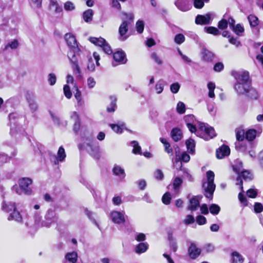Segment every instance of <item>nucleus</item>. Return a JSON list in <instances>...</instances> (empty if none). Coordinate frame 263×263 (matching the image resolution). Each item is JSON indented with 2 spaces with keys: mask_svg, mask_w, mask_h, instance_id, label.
Returning <instances> with one entry per match:
<instances>
[{
  "mask_svg": "<svg viewBox=\"0 0 263 263\" xmlns=\"http://www.w3.org/2000/svg\"><path fill=\"white\" fill-rule=\"evenodd\" d=\"M10 158L11 157H9L7 154L0 152V165L9 161Z\"/></svg>",
  "mask_w": 263,
  "mask_h": 263,
  "instance_id": "nucleus-47",
  "label": "nucleus"
},
{
  "mask_svg": "<svg viewBox=\"0 0 263 263\" xmlns=\"http://www.w3.org/2000/svg\"><path fill=\"white\" fill-rule=\"evenodd\" d=\"M26 99L28 104L30 111L34 112L37 109V105L35 102V97L31 94L28 93L26 96Z\"/></svg>",
  "mask_w": 263,
  "mask_h": 263,
  "instance_id": "nucleus-16",
  "label": "nucleus"
},
{
  "mask_svg": "<svg viewBox=\"0 0 263 263\" xmlns=\"http://www.w3.org/2000/svg\"><path fill=\"white\" fill-rule=\"evenodd\" d=\"M171 200V196L169 192L165 193L162 198V201L165 204H169Z\"/></svg>",
  "mask_w": 263,
  "mask_h": 263,
  "instance_id": "nucleus-50",
  "label": "nucleus"
},
{
  "mask_svg": "<svg viewBox=\"0 0 263 263\" xmlns=\"http://www.w3.org/2000/svg\"><path fill=\"white\" fill-rule=\"evenodd\" d=\"M180 170L182 171L184 174H183V177L185 179H186L189 181H193V178L191 174H190L187 170L185 168H182V163H180Z\"/></svg>",
  "mask_w": 263,
  "mask_h": 263,
  "instance_id": "nucleus-52",
  "label": "nucleus"
},
{
  "mask_svg": "<svg viewBox=\"0 0 263 263\" xmlns=\"http://www.w3.org/2000/svg\"><path fill=\"white\" fill-rule=\"evenodd\" d=\"M131 145L133 147V153L134 154L141 155V148L137 141H132Z\"/></svg>",
  "mask_w": 263,
  "mask_h": 263,
  "instance_id": "nucleus-37",
  "label": "nucleus"
},
{
  "mask_svg": "<svg viewBox=\"0 0 263 263\" xmlns=\"http://www.w3.org/2000/svg\"><path fill=\"white\" fill-rule=\"evenodd\" d=\"M204 2L202 0H194V6L197 9H201L204 6Z\"/></svg>",
  "mask_w": 263,
  "mask_h": 263,
  "instance_id": "nucleus-61",
  "label": "nucleus"
},
{
  "mask_svg": "<svg viewBox=\"0 0 263 263\" xmlns=\"http://www.w3.org/2000/svg\"><path fill=\"white\" fill-rule=\"evenodd\" d=\"M208 88L209 89L208 96L211 98H214V89L215 88V84L214 83L210 82L208 84Z\"/></svg>",
  "mask_w": 263,
  "mask_h": 263,
  "instance_id": "nucleus-42",
  "label": "nucleus"
},
{
  "mask_svg": "<svg viewBox=\"0 0 263 263\" xmlns=\"http://www.w3.org/2000/svg\"><path fill=\"white\" fill-rule=\"evenodd\" d=\"M176 110L178 113L183 114L185 111V105L182 102L179 101L176 106Z\"/></svg>",
  "mask_w": 263,
  "mask_h": 263,
  "instance_id": "nucleus-45",
  "label": "nucleus"
},
{
  "mask_svg": "<svg viewBox=\"0 0 263 263\" xmlns=\"http://www.w3.org/2000/svg\"><path fill=\"white\" fill-rule=\"evenodd\" d=\"M32 183V180L29 178H23L19 180V186L21 192L26 195H30L32 192L31 189L29 187Z\"/></svg>",
  "mask_w": 263,
  "mask_h": 263,
  "instance_id": "nucleus-9",
  "label": "nucleus"
},
{
  "mask_svg": "<svg viewBox=\"0 0 263 263\" xmlns=\"http://www.w3.org/2000/svg\"><path fill=\"white\" fill-rule=\"evenodd\" d=\"M50 1L49 7L50 9H54L56 13H60L62 11V8L57 3V0H49Z\"/></svg>",
  "mask_w": 263,
  "mask_h": 263,
  "instance_id": "nucleus-29",
  "label": "nucleus"
},
{
  "mask_svg": "<svg viewBox=\"0 0 263 263\" xmlns=\"http://www.w3.org/2000/svg\"><path fill=\"white\" fill-rule=\"evenodd\" d=\"M9 119L10 122V134L12 136H14L16 133H18V128L17 125H15V119L16 116L15 114H10L9 115Z\"/></svg>",
  "mask_w": 263,
  "mask_h": 263,
  "instance_id": "nucleus-18",
  "label": "nucleus"
},
{
  "mask_svg": "<svg viewBox=\"0 0 263 263\" xmlns=\"http://www.w3.org/2000/svg\"><path fill=\"white\" fill-rule=\"evenodd\" d=\"M144 26V22L142 21L139 20L137 22L136 24V28L138 33H142L143 32Z\"/></svg>",
  "mask_w": 263,
  "mask_h": 263,
  "instance_id": "nucleus-48",
  "label": "nucleus"
},
{
  "mask_svg": "<svg viewBox=\"0 0 263 263\" xmlns=\"http://www.w3.org/2000/svg\"><path fill=\"white\" fill-rule=\"evenodd\" d=\"M197 136H199L205 140H209L215 136L214 129L210 126L208 124L203 123H200L199 124V128L197 132Z\"/></svg>",
  "mask_w": 263,
  "mask_h": 263,
  "instance_id": "nucleus-3",
  "label": "nucleus"
},
{
  "mask_svg": "<svg viewBox=\"0 0 263 263\" xmlns=\"http://www.w3.org/2000/svg\"><path fill=\"white\" fill-rule=\"evenodd\" d=\"M235 148L239 152L246 153L248 149L253 148V144L250 142L245 143L237 142L235 143Z\"/></svg>",
  "mask_w": 263,
  "mask_h": 263,
  "instance_id": "nucleus-15",
  "label": "nucleus"
},
{
  "mask_svg": "<svg viewBox=\"0 0 263 263\" xmlns=\"http://www.w3.org/2000/svg\"><path fill=\"white\" fill-rule=\"evenodd\" d=\"M89 40L91 43L101 47H102L106 42V41L102 37L97 38L91 37Z\"/></svg>",
  "mask_w": 263,
  "mask_h": 263,
  "instance_id": "nucleus-28",
  "label": "nucleus"
},
{
  "mask_svg": "<svg viewBox=\"0 0 263 263\" xmlns=\"http://www.w3.org/2000/svg\"><path fill=\"white\" fill-rule=\"evenodd\" d=\"M232 29L238 35H240L241 33L244 32V28L240 24H238L236 26H233Z\"/></svg>",
  "mask_w": 263,
  "mask_h": 263,
  "instance_id": "nucleus-46",
  "label": "nucleus"
},
{
  "mask_svg": "<svg viewBox=\"0 0 263 263\" xmlns=\"http://www.w3.org/2000/svg\"><path fill=\"white\" fill-rule=\"evenodd\" d=\"M68 57L72 63V69L73 73L77 77L80 78L81 71L78 63L79 59L80 57V54H73L72 55H71L70 54L68 56Z\"/></svg>",
  "mask_w": 263,
  "mask_h": 263,
  "instance_id": "nucleus-8",
  "label": "nucleus"
},
{
  "mask_svg": "<svg viewBox=\"0 0 263 263\" xmlns=\"http://www.w3.org/2000/svg\"><path fill=\"white\" fill-rule=\"evenodd\" d=\"M87 85L89 88H92L96 85V81L92 77H89L87 80Z\"/></svg>",
  "mask_w": 263,
  "mask_h": 263,
  "instance_id": "nucleus-64",
  "label": "nucleus"
},
{
  "mask_svg": "<svg viewBox=\"0 0 263 263\" xmlns=\"http://www.w3.org/2000/svg\"><path fill=\"white\" fill-rule=\"evenodd\" d=\"M200 201L198 196H194L190 199V204L188 209L191 211H195L199 206Z\"/></svg>",
  "mask_w": 263,
  "mask_h": 263,
  "instance_id": "nucleus-20",
  "label": "nucleus"
},
{
  "mask_svg": "<svg viewBox=\"0 0 263 263\" xmlns=\"http://www.w3.org/2000/svg\"><path fill=\"white\" fill-rule=\"evenodd\" d=\"M242 167V162H239L238 163V166L235 164L233 166V170L237 174H238V176L237 178V182L236 183V185H240V189L241 191L243 192V186H242V181L241 179L242 178L244 180H251L252 179V175L247 170H242L241 171V168Z\"/></svg>",
  "mask_w": 263,
  "mask_h": 263,
  "instance_id": "nucleus-4",
  "label": "nucleus"
},
{
  "mask_svg": "<svg viewBox=\"0 0 263 263\" xmlns=\"http://www.w3.org/2000/svg\"><path fill=\"white\" fill-rule=\"evenodd\" d=\"M201 250L197 247L194 243H191L188 249V254L192 259H196L200 255Z\"/></svg>",
  "mask_w": 263,
  "mask_h": 263,
  "instance_id": "nucleus-14",
  "label": "nucleus"
},
{
  "mask_svg": "<svg viewBox=\"0 0 263 263\" xmlns=\"http://www.w3.org/2000/svg\"><path fill=\"white\" fill-rule=\"evenodd\" d=\"M171 136L173 139L177 142L181 140L182 137L181 130L178 128H173L171 132Z\"/></svg>",
  "mask_w": 263,
  "mask_h": 263,
  "instance_id": "nucleus-24",
  "label": "nucleus"
},
{
  "mask_svg": "<svg viewBox=\"0 0 263 263\" xmlns=\"http://www.w3.org/2000/svg\"><path fill=\"white\" fill-rule=\"evenodd\" d=\"M56 81L57 77L55 74L51 73L48 74V81L50 85L52 86L54 85L56 83Z\"/></svg>",
  "mask_w": 263,
  "mask_h": 263,
  "instance_id": "nucleus-55",
  "label": "nucleus"
},
{
  "mask_svg": "<svg viewBox=\"0 0 263 263\" xmlns=\"http://www.w3.org/2000/svg\"><path fill=\"white\" fill-rule=\"evenodd\" d=\"M234 77L236 80L234 88L237 93L239 95L247 94L248 97L252 99L257 98V91L251 87L248 72H236Z\"/></svg>",
  "mask_w": 263,
  "mask_h": 263,
  "instance_id": "nucleus-1",
  "label": "nucleus"
},
{
  "mask_svg": "<svg viewBox=\"0 0 263 263\" xmlns=\"http://www.w3.org/2000/svg\"><path fill=\"white\" fill-rule=\"evenodd\" d=\"M9 220H15L18 222L22 221V217L20 212L16 210H14L11 213L8 217Z\"/></svg>",
  "mask_w": 263,
  "mask_h": 263,
  "instance_id": "nucleus-23",
  "label": "nucleus"
},
{
  "mask_svg": "<svg viewBox=\"0 0 263 263\" xmlns=\"http://www.w3.org/2000/svg\"><path fill=\"white\" fill-rule=\"evenodd\" d=\"M113 58L114 60V62H112L113 66H116L118 64H125L127 61L125 53L122 50L115 52L113 55Z\"/></svg>",
  "mask_w": 263,
  "mask_h": 263,
  "instance_id": "nucleus-11",
  "label": "nucleus"
},
{
  "mask_svg": "<svg viewBox=\"0 0 263 263\" xmlns=\"http://www.w3.org/2000/svg\"><path fill=\"white\" fill-rule=\"evenodd\" d=\"M148 248V245L146 242L140 243L136 247V252L138 254H141L145 252Z\"/></svg>",
  "mask_w": 263,
  "mask_h": 263,
  "instance_id": "nucleus-27",
  "label": "nucleus"
},
{
  "mask_svg": "<svg viewBox=\"0 0 263 263\" xmlns=\"http://www.w3.org/2000/svg\"><path fill=\"white\" fill-rule=\"evenodd\" d=\"M122 14L124 16L122 18L123 22L119 27V32L120 34V40L123 41L128 37V36L126 35V33L128 31V25L130 23L127 22V20L133 21L134 16L132 13L123 12Z\"/></svg>",
  "mask_w": 263,
  "mask_h": 263,
  "instance_id": "nucleus-5",
  "label": "nucleus"
},
{
  "mask_svg": "<svg viewBox=\"0 0 263 263\" xmlns=\"http://www.w3.org/2000/svg\"><path fill=\"white\" fill-rule=\"evenodd\" d=\"M58 220L57 213L54 210L49 209H48L44 216V219L41 222V226L49 228L51 224Z\"/></svg>",
  "mask_w": 263,
  "mask_h": 263,
  "instance_id": "nucleus-7",
  "label": "nucleus"
},
{
  "mask_svg": "<svg viewBox=\"0 0 263 263\" xmlns=\"http://www.w3.org/2000/svg\"><path fill=\"white\" fill-rule=\"evenodd\" d=\"M180 86L178 83H175L172 84L170 86V89L172 93H176L178 92L180 89Z\"/></svg>",
  "mask_w": 263,
  "mask_h": 263,
  "instance_id": "nucleus-56",
  "label": "nucleus"
},
{
  "mask_svg": "<svg viewBox=\"0 0 263 263\" xmlns=\"http://www.w3.org/2000/svg\"><path fill=\"white\" fill-rule=\"evenodd\" d=\"M16 204L14 202L9 201L6 202L4 201L3 203L2 209L7 213L12 212L13 210H16Z\"/></svg>",
  "mask_w": 263,
  "mask_h": 263,
  "instance_id": "nucleus-21",
  "label": "nucleus"
},
{
  "mask_svg": "<svg viewBox=\"0 0 263 263\" xmlns=\"http://www.w3.org/2000/svg\"><path fill=\"white\" fill-rule=\"evenodd\" d=\"M257 136V131L254 129H248L246 132V138L249 141H253Z\"/></svg>",
  "mask_w": 263,
  "mask_h": 263,
  "instance_id": "nucleus-26",
  "label": "nucleus"
},
{
  "mask_svg": "<svg viewBox=\"0 0 263 263\" xmlns=\"http://www.w3.org/2000/svg\"><path fill=\"white\" fill-rule=\"evenodd\" d=\"M230 149L227 145H223L216 151V157L218 159H222L229 155Z\"/></svg>",
  "mask_w": 263,
  "mask_h": 263,
  "instance_id": "nucleus-17",
  "label": "nucleus"
},
{
  "mask_svg": "<svg viewBox=\"0 0 263 263\" xmlns=\"http://www.w3.org/2000/svg\"><path fill=\"white\" fill-rule=\"evenodd\" d=\"M185 144L189 153L191 154L194 153L195 147V141L193 139L190 138L186 140Z\"/></svg>",
  "mask_w": 263,
  "mask_h": 263,
  "instance_id": "nucleus-34",
  "label": "nucleus"
},
{
  "mask_svg": "<svg viewBox=\"0 0 263 263\" xmlns=\"http://www.w3.org/2000/svg\"><path fill=\"white\" fill-rule=\"evenodd\" d=\"M18 42L16 39L13 40L5 46L4 50H6L8 48H10L11 49H15L18 47Z\"/></svg>",
  "mask_w": 263,
  "mask_h": 263,
  "instance_id": "nucleus-40",
  "label": "nucleus"
},
{
  "mask_svg": "<svg viewBox=\"0 0 263 263\" xmlns=\"http://www.w3.org/2000/svg\"><path fill=\"white\" fill-rule=\"evenodd\" d=\"M66 156V155L64 148L62 146H60L58 152L57 157L53 155L51 158V160L55 165H58L59 162H63L65 160Z\"/></svg>",
  "mask_w": 263,
  "mask_h": 263,
  "instance_id": "nucleus-13",
  "label": "nucleus"
},
{
  "mask_svg": "<svg viewBox=\"0 0 263 263\" xmlns=\"http://www.w3.org/2000/svg\"><path fill=\"white\" fill-rule=\"evenodd\" d=\"M71 118H72L74 120V124L73 125V130L77 133L80 129V122L78 117V114L74 112L71 116Z\"/></svg>",
  "mask_w": 263,
  "mask_h": 263,
  "instance_id": "nucleus-30",
  "label": "nucleus"
},
{
  "mask_svg": "<svg viewBox=\"0 0 263 263\" xmlns=\"http://www.w3.org/2000/svg\"><path fill=\"white\" fill-rule=\"evenodd\" d=\"M113 172L115 175L119 176L121 179L124 178L125 176L124 169L118 165L114 166Z\"/></svg>",
  "mask_w": 263,
  "mask_h": 263,
  "instance_id": "nucleus-31",
  "label": "nucleus"
},
{
  "mask_svg": "<svg viewBox=\"0 0 263 263\" xmlns=\"http://www.w3.org/2000/svg\"><path fill=\"white\" fill-rule=\"evenodd\" d=\"M206 181L203 182L202 187L204 191V196L208 198H212L216 185L214 183V173L212 171L206 173Z\"/></svg>",
  "mask_w": 263,
  "mask_h": 263,
  "instance_id": "nucleus-2",
  "label": "nucleus"
},
{
  "mask_svg": "<svg viewBox=\"0 0 263 263\" xmlns=\"http://www.w3.org/2000/svg\"><path fill=\"white\" fill-rule=\"evenodd\" d=\"M195 221L194 217L191 215H188L184 220L183 222L185 224H190Z\"/></svg>",
  "mask_w": 263,
  "mask_h": 263,
  "instance_id": "nucleus-60",
  "label": "nucleus"
},
{
  "mask_svg": "<svg viewBox=\"0 0 263 263\" xmlns=\"http://www.w3.org/2000/svg\"><path fill=\"white\" fill-rule=\"evenodd\" d=\"M174 41L176 44H181L184 42L185 37L182 34H177L175 36Z\"/></svg>",
  "mask_w": 263,
  "mask_h": 263,
  "instance_id": "nucleus-49",
  "label": "nucleus"
},
{
  "mask_svg": "<svg viewBox=\"0 0 263 263\" xmlns=\"http://www.w3.org/2000/svg\"><path fill=\"white\" fill-rule=\"evenodd\" d=\"M196 221L199 225H203L206 223V220L203 216L199 215L197 217Z\"/></svg>",
  "mask_w": 263,
  "mask_h": 263,
  "instance_id": "nucleus-63",
  "label": "nucleus"
},
{
  "mask_svg": "<svg viewBox=\"0 0 263 263\" xmlns=\"http://www.w3.org/2000/svg\"><path fill=\"white\" fill-rule=\"evenodd\" d=\"M163 88H164V82L163 80H160L157 82V83L155 85V89L157 91V93H158V94L161 93L163 91Z\"/></svg>",
  "mask_w": 263,
  "mask_h": 263,
  "instance_id": "nucleus-44",
  "label": "nucleus"
},
{
  "mask_svg": "<svg viewBox=\"0 0 263 263\" xmlns=\"http://www.w3.org/2000/svg\"><path fill=\"white\" fill-rule=\"evenodd\" d=\"M110 216L112 221L115 223L121 224L125 221L124 212L114 211L110 213Z\"/></svg>",
  "mask_w": 263,
  "mask_h": 263,
  "instance_id": "nucleus-12",
  "label": "nucleus"
},
{
  "mask_svg": "<svg viewBox=\"0 0 263 263\" xmlns=\"http://www.w3.org/2000/svg\"><path fill=\"white\" fill-rule=\"evenodd\" d=\"M236 137L238 142H242L245 137L246 138V132L241 129H238L236 131Z\"/></svg>",
  "mask_w": 263,
  "mask_h": 263,
  "instance_id": "nucleus-39",
  "label": "nucleus"
},
{
  "mask_svg": "<svg viewBox=\"0 0 263 263\" xmlns=\"http://www.w3.org/2000/svg\"><path fill=\"white\" fill-rule=\"evenodd\" d=\"M231 256L233 263H243L244 261L243 256L237 251L233 252Z\"/></svg>",
  "mask_w": 263,
  "mask_h": 263,
  "instance_id": "nucleus-25",
  "label": "nucleus"
},
{
  "mask_svg": "<svg viewBox=\"0 0 263 263\" xmlns=\"http://www.w3.org/2000/svg\"><path fill=\"white\" fill-rule=\"evenodd\" d=\"M93 12L92 10L88 9L84 12L83 14V17L86 22L89 23L92 21V16Z\"/></svg>",
  "mask_w": 263,
  "mask_h": 263,
  "instance_id": "nucleus-33",
  "label": "nucleus"
},
{
  "mask_svg": "<svg viewBox=\"0 0 263 263\" xmlns=\"http://www.w3.org/2000/svg\"><path fill=\"white\" fill-rule=\"evenodd\" d=\"M209 210L211 214L215 215L219 213L220 208L217 204H212L209 207Z\"/></svg>",
  "mask_w": 263,
  "mask_h": 263,
  "instance_id": "nucleus-43",
  "label": "nucleus"
},
{
  "mask_svg": "<svg viewBox=\"0 0 263 263\" xmlns=\"http://www.w3.org/2000/svg\"><path fill=\"white\" fill-rule=\"evenodd\" d=\"M110 99L111 101L110 104L109 106L107 107V111L108 112H114L115 110V108L117 107V105H116L117 99L114 96H110Z\"/></svg>",
  "mask_w": 263,
  "mask_h": 263,
  "instance_id": "nucleus-35",
  "label": "nucleus"
},
{
  "mask_svg": "<svg viewBox=\"0 0 263 263\" xmlns=\"http://www.w3.org/2000/svg\"><path fill=\"white\" fill-rule=\"evenodd\" d=\"M102 48L104 52L107 54H111L112 53L110 46L106 42L104 43Z\"/></svg>",
  "mask_w": 263,
  "mask_h": 263,
  "instance_id": "nucleus-57",
  "label": "nucleus"
},
{
  "mask_svg": "<svg viewBox=\"0 0 263 263\" xmlns=\"http://www.w3.org/2000/svg\"><path fill=\"white\" fill-rule=\"evenodd\" d=\"M202 58L206 62H211L214 58V55L210 51L203 48L202 50Z\"/></svg>",
  "mask_w": 263,
  "mask_h": 263,
  "instance_id": "nucleus-22",
  "label": "nucleus"
},
{
  "mask_svg": "<svg viewBox=\"0 0 263 263\" xmlns=\"http://www.w3.org/2000/svg\"><path fill=\"white\" fill-rule=\"evenodd\" d=\"M65 39L70 48V51L68 53V56L70 54L71 55L73 54H80L81 50L78 47L77 41L74 35L70 33H67L65 35Z\"/></svg>",
  "mask_w": 263,
  "mask_h": 263,
  "instance_id": "nucleus-6",
  "label": "nucleus"
},
{
  "mask_svg": "<svg viewBox=\"0 0 263 263\" xmlns=\"http://www.w3.org/2000/svg\"><path fill=\"white\" fill-rule=\"evenodd\" d=\"M182 183V179L179 177H176L173 182V187L175 191H177Z\"/></svg>",
  "mask_w": 263,
  "mask_h": 263,
  "instance_id": "nucleus-51",
  "label": "nucleus"
},
{
  "mask_svg": "<svg viewBox=\"0 0 263 263\" xmlns=\"http://www.w3.org/2000/svg\"><path fill=\"white\" fill-rule=\"evenodd\" d=\"M204 29L206 33L213 34L214 35H217L220 34V32L218 29L214 27H204Z\"/></svg>",
  "mask_w": 263,
  "mask_h": 263,
  "instance_id": "nucleus-41",
  "label": "nucleus"
},
{
  "mask_svg": "<svg viewBox=\"0 0 263 263\" xmlns=\"http://www.w3.org/2000/svg\"><path fill=\"white\" fill-rule=\"evenodd\" d=\"M154 176L157 179L162 180L163 178L164 175L161 170L158 169L155 172Z\"/></svg>",
  "mask_w": 263,
  "mask_h": 263,
  "instance_id": "nucleus-59",
  "label": "nucleus"
},
{
  "mask_svg": "<svg viewBox=\"0 0 263 263\" xmlns=\"http://www.w3.org/2000/svg\"><path fill=\"white\" fill-rule=\"evenodd\" d=\"M228 22L225 19H222L218 22V27L219 29L224 30L228 27Z\"/></svg>",
  "mask_w": 263,
  "mask_h": 263,
  "instance_id": "nucleus-54",
  "label": "nucleus"
},
{
  "mask_svg": "<svg viewBox=\"0 0 263 263\" xmlns=\"http://www.w3.org/2000/svg\"><path fill=\"white\" fill-rule=\"evenodd\" d=\"M224 68V65L221 62H218L215 64L213 69L216 72H220Z\"/></svg>",
  "mask_w": 263,
  "mask_h": 263,
  "instance_id": "nucleus-58",
  "label": "nucleus"
},
{
  "mask_svg": "<svg viewBox=\"0 0 263 263\" xmlns=\"http://www.w3.org/2000/svg\"><path fill=\"white\" fill-rule=\"evenodd\" d=\"M190 160V155L186 152H183L181 155H179L178 152H176V163H179V166L180 167V161H182L184 162H187Z\"/></svg>",
  "mask_w": 263,
  "mask_h": 263,
  "instance_id": "nucleus-19",
  "label": "nucleus"
},
{
  "mask_svg": "<svg viewBox=\"0 0 263 263\" xmlns=\"http://www.w3.org/2000/svg\"><path fill=\"white\" fill-rule=\"evenodd\" d=\"M63 91L65 97L67 99H70L71 98L72 93L71 92L70 87L68 85H64L63 88Z\"/></svg>",
  "mask_w": 263,
  "mask_h": 263,
  "instance_id": "nucleus-53",
  "label": "nucleus"
},
{
  "mask_svg": "<svg viewBox=\"0 0 263 263\" xmlns=\"http://www.w3.org/2000/svg\"><path fill=\"white\" fill-rule=\"evenodd\" d=\"M248 20L251 27H256L258 25L259 20L257 16L250 14L248 16Z\"/></svg>",
  "mask_w": 263,
  "mask_h": 263,
  "instance_id": "nucleus-32",
  "label": "nucleus"
},
{
  "mask_svg": "<svg viewBox=\"0 0 263 263\" xmlns=\"http://www.w3.org/2000/svg\"><path fill=\"white\" fill-rule=\"evenodd\" d=\"M160 140V141L164 145L165 151L166 153H167L168 154H171V155H173V149L171 148L170 143L167 142V140L164 138H161Z\"/></svg>",
  "mask_w": 263,
  "mask_h": 263,
  "instance_id": "nucleus-38",
  "label": "nucleus"
},
{
  "mask_svg": "<svg viewBox=\"0 0 263 263\" xmlns=\"http://www.w3.org/2000/svg\"><path fill=\"white\" fill-rule=\"evenodd\" d=\"M229 42L236 47H238L240 45V41H238L237 37H235L234 36L230 37Z\"/></svg>",
  "mask_w": 263,
  "mask_h": 263,
  "instance_id": "nucleus-62",
  "label": "nucleus"
},
{
  "mask_svg": "<svg viewBox=\"0 0 263 263\" xmlns=\"http://www.w3.org/2000/svg\"><path fill=\"white\" fill-rule=\"evenodd\" d=\"M213 19V15L208 13L205 15L198 14L195 18V23L197 25H205L211 24Z\"/></svg>",
  "mask_w": 263,
  "mask_h": 263,
  "instance_id": "nucleus-10",
  "label": "nucleus"
},
{
  "mask_svg": "<svg viewBox=\"0 0 263 263\" xmlns=\"http://www.w3.org/2000/svg\"><path fill=\"white\" fill-rule=\"evenodd\" d=\"M150 58L154 63L158 65H161L163 64V60L156 52H153L150 55Z\"/></svg>",
  "mask_w": 263,
  "mask_h": 263,
  "instance_id": "nucleus-36",
  "label": "nucleus"
}]
</instances>
